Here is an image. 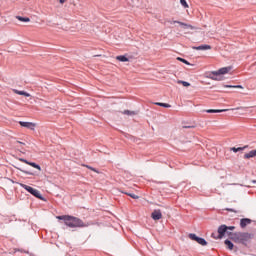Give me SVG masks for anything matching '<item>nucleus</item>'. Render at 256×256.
Instances as JSON below:
<instances>
[{
  "instance_id": "1",
  "label": "nucleus",
  "mask_w": 256,
  "mask_h": 256,
  "mask_svg": "<svg viewBox=\"0 0 256 256\" xmlns=\"http://www.w3.org/2000/svg\"><path fill=\"white\" fill-rule=\"evenodd\" d=\"M57 219L64 221L65 225L70 228L85 227L83 220L73 216H57Z\"/></svg>"
},
{
  "instance_id": "2",
  "label": "nucleus",
  "mask_w": 256,
  "mask_h": 256,
  "mask_svg": "<svg viewBox=\"0 0 256 256\" xmlns=\"http://www.w3.org/2000/svg\"><path fill=\"white\" fill-rule=\"evenodd\" d=\"M231 69H232V67L228 66V67L220 68L217 71L209 72L208 79H212V81H222L223 80L222 75H227V73H229V71H231Z\"/></svg>"
},
{
  "instance_id": "3",
  "label": "nucleus",
  "mask_w": 256,
  "mask_h": 256,
  "mask_svg": "<svg viewBox=\"0 0 256 256\" xmlns=\"http://www.w3.org/2000/svg\"><path fill=\"white\" fill-rule=\"evenodd\" d=\"M225 234L231 235V232L227 230V225L222 224L218 227V235L212 233L211 237H213V239H223V237H225Z\"/></svg>"
},
{
  "instance_id": "4",
  "label": "nucleus",
  "mask_w": 256,
  "mask_h": 256,
  "mask_svg": "<svg viewBox=\"0 0 256 256\" xmlns=\"http://www.w3.org/2000/svg\"><path fill=\"white\" fill-rule=\"evenodd\" d=\"M189 238L192 239V241H196V243H198L199 245H202V247H206V245H208L207 240H205V238H201L196 234L190 233Z\"/></svg>"
},
{
  "instance_id": "5",
  "label": "nucleus",
  "mask_w": 256,
  "mask_h": 256,
  "mask_svg": "<svg viewBox=\"0 0 256 256\" xmlns=\"http://www.w3.org/2000/svg\"><path fill=\"white\" fill-rule=\"evenodd\" d=\"M167 23H170V25L177 23L178 25H181V27H184V29H194V27L191 26L190 24H186V23H183V22L177 21V20H174V21L167 20Z\"/></svg>"
},
{
  "instance_id": "6",
  "label": "nucleus",
  "mask_w": 256,
  "mask_h": 256,
  "mask_svg": "<svg viewBox=\"0 0 256 256\" xmlns=\"http://www.w3.org/2000/svg\"><path fill=\"white\" fill-rule=\"evenodd\" d=\"M151 217L154 221H159V219H162L163 214L161 213V210H154Z\"/></svg>"
},
{
  "instance_id": "7",
  "label": "nucleus",
  "mask_w": 256,
  "mask_h": 256,
  "mask_svg": "<svg viewBox=\"0 0 256 256\" xmlns=\"http://www.w3.org/2000/svg\"><path fill=\"white\" fill-rule=\"evenodd\" d=\"M19 124L21 125V127H26V129H31V131L35 130V123L20 121Z\"/></svg>"
},
{
  "instance_id": "8",
  "label": "nucleus",
  "mask_w": 256,
  "mask_h": 256,
  "mask_svg": "<svg viewBox=\"0 0 256 256\" xmlns=\"http://www.w3.org/2000/svg\"><path fill=\"white\" fill-rule=\"evenodd\" d=\"M192 49L196 51H208L209 49H211V45L203 44L200 46H193Z\"/></svg>"
},
{
  "instance_id": "9",
  "label": "nucleus",
  "mask_w": 256,
  "mask_h": 256,
  "mask_svg": "<svg viewBox=\"0 0 256 256\" xmlns=\"http://www.w3.org/2000/svg\"><path fill=\"white\" fill-rule=\"evenodd\" d=\"M251 223H252V220H251V219H249V218H242V219L240 220V227H241L242 229H245V227H246L247 225H251Z\"/></svg>"
},
{
  "instance_id": "10",
  "label": "nucleus",
  "mask_w": 256,
  "mask_h": 256,
  "mask_svg": "<svg viewBox=\"0 0 256 256\" xmlns=\"http://www.w3.org/2000/svg\"><path fill=\"white\" fill-rule=\"evenodd\" d=\"M32 195L37 199H40L41 201H45V198L43 197V195H41V192L37 189H34V191L32 192Z\"/></svg>"
},
{
  "instance_id": "11",
  "label": "nucleus",
  "mask_w": 256,
  "mask_h": 256,
  "mask_svg": "<svg viewBox=\"0 0 256 256\" xmlns=\"http://www.w3.org/2000/svg\"><path fill=\"white\" fill-rule=\"evenodd\" d=\"M20 186L22 187V189H25V191H28V193H30L32 195L33 191L35 190V188L27 185V184H20Z\"/></svg>"
},
{
  "instance_id": "12",
  "label": "nucleus",
  "mask_w": 256,
  "mask_h": 256,
  "mask_svg": "<svg viewBox=\"0 0 256 256\" xmlns=\"http://www.w3.org/2000/svg\"><path fill=\"white\" fill-rule=\"evenodd\" d=\"M253 157H256V150H251L244 155V159H251Z\"/></svg>"
},
{
  "instance_id": "13",
  "label": "nucleus",
  "mask_w": 256,
  "mask_h": 256,
  "mask_svg": "<svg viewBox=\"0 0 256 256\" xmlns=\"http://www.w3.org/2000/svg\"><path fill=\"white\" fill-rule=\"evenodd\" d=\"M117 61H120L121 63H127L129 61V58L125 55H120L116 57Z\"/></svg>"
},
{
  "instance_id": "14",
  "label": "nucleus",
  "mask_w": 256,
  "mask_h": 256,
  "mask_svg": "<svg viewBox=\"0 0 256 256\" xmlns=\"http://www.w3.org/2000/svg\"><path fill=\"white\" fill-rule=\"evenodd\" d=\"M224 243L227 246V249L233 251V247H235V245L233 244V242H231V240H225Z\"/></svg>"
},
{
  "instance_id": "15",
  "label": "nucleus",
  "mask_w": 256,
  "mask_h": 256,
  "mask_svg": "<svg viewBox=\"0 0 256 256\" xmlns=\"http://www.w3.org/2000/svg\"><path fill=\"white\" fill-rule=\"evenodd\" d=\"M225 111H227V109H222V110H219V109H208V110H206V113H224Z\"/></svg>"
},
{
  "instance_id": "16",
  "label": "nucleus",
  "mask_w": 256,
  "mask_h": 256,
  "mask_svg": "<svg viewBox=\"0 0 256 256\" xmlns=\"http://www.w3.org/2000/svg\"><path fill=\"white\" fill-rule=\"evenodd\" d=\"M247 147L248 146L238 147V148L232 147V148H230V150L233 151V153H239V151H245V149H247Z\"/></svg>"
},
{
  "instance_id": "17",
  "label": "nucleus",
  "mask_w": 256,
  "mask_h": 256,
  "mask_svg": "<svg viewBox=\"0 0 256 256\" xmlns=\"http://www.w3.org/2000/svg\"><path fill=\"white\" fill-rule=\"evenodd\" d=\"M16 19H18V21H22L23 23H29V21H31L29 17H22V16H16Z\"/></svg>"
},
{
  "instance_id": "18",
  "label": "nucleus",
  "mask_w": 256,
  "mask_h": 256,
  "mask_svg": "<svg viewBox=\"0 0 256 256\" xmlns=\"http://www.w3.org/2000/svg\"><path fill=\"white\" fill-rule=\"evenodd\" d=\"M14 93H16L17 95H24V97H31V94H29L25 91L14 90Z\"/></svg>"
},
{
  "instance_id": "19",
  "label": "nucleus",
  "mask_w": 256,
  "mask_h": 256,
  "mask_svg": "<svg viewBox=\"0 0 256 256\" xmlns=\"http://www.w3.org/2000/svg\"><path fill=\"white\" fill-rule=\"evenodd\" d=\"M28 165L34 167V169H38V171H41V166L35 162H29Z\"/></svg>"
},
{
  "instance_id": "20",
  "label": "nucleus",
  "mask_w": 256,
  "mask_h": 256,
  "mask_svg": "<svg viewBox=\"0 0 256 256\" xmlns=\"http://www.w3.org/2000/svg\"><path fill=\"white\" fill-rule=\"evenodd\" d=\"M155 105H158V107H164L165 109H169V107H171L169 104L161 102H156Z\"/></svg>"
},
{
  "instance_id": "21",
  "label": "nucleus",
  "mask_w": 256,
  "mask_h": 256,
  "mask_svg": "<svg viewBox=\"0 0 256 256\" xmlns=\"http://www.w3.org/2000/svg\"><path fill=\"white\" fill-rule=\"evenodd\" d=\"M122 113L123 115H130V116L137 115V112L130 111V110H124Z\"/></svg>"
},
{
  "instance_id": "22",
  "label": "nucleus",
  "mask_w": 256,
  "mask_h": 256,
  "mask_svg": "<svg viewBox=\"0 0 256 256\" xmlns=\"http://www.w3.org/2000/svg\"><path fill=\"white\" fill-rule=\"evenodd\" d=\"M178 84L183 85V87H190L191 83L187 82V81H183V80H179Z\"/></svg>"
},
{
  "instance_id": "23",
  "label": "nucleus",
  "mask_w": 256,
  "mask_h": 256,
  "mask_svg": "<svg viewBox=\"0 0 256 256\" xmlns=\"http://www.w3.org/2000/svg\"><path fill=\"white\" fill-rule=\"evenodd\" d=\"M228 89H243L241 85H225Z\"/></svg>"
},
{
  "instance_id": "24",
  "label": "nucleus",
  "mask_w": 256,
  "mask_h": 256,
  "mask_svg": "<svg viewBox=\"0 0 256 256\" xmlns=\"http://www.w3.org/2000/svg\"><path fill=\"white\" fill-rule=\"evenodd\" d=\"M230 239H232V241H237V239H239V234L237 233H231L229 235Z\"/></svg>"
},
{
  "instance_id": "25",
  "label": "nucleus",
  "mask_w": 256,
  "mask_h": 256,
  "mask_svg": "<svg viewBox=\"0 0 256 256\" xmlns=\"http://www.w3.org/2000/svg\"><path fill=\"white\" fill-rule=\"evenodd\" d=\"M124 195H128V197H131L132 199H139V196L133 194V193H127V192H122Z\"/></svg>"
},
{
  "instance_id": "26",
  "label": "nucleus",
  "mask_w": 256,
  "mask_h": 256,
  "mask_svg": "<svg viewBox=\"0 0 256 256\" xmlns=\"http://www.w3.org/2000/svg\"><path fill=\"white\" fill-rule=\"evenodd\" d=\"M177 60L181 61V63H184L185 65H193V64L189 63V61L185 60V58L178 57Z\"/></svg>"
},
{
  "instance_id": "27",
  "label": "nucleus",
  "mask_w": 256,
  "mask_h": 256,
  "mask_svg": "<svg viewBox=\"0 0 256 256\" xmlns=\"http://www.w3.org/2000/svg\"><path fill=\"white\" fill-rule=\"evenodd\" d=\"M180 3L182 5V7H184L185 9H187L189 7V4H187V0H180Z\"/></svg>"
},
{
  "instance_id": "28",
  "label": "nucleus",
  "mask_w": 256,
  "mask_h": 256,
  "mask_svg": "<svg viewBox=\"0 0 256 256\" xmlns=\"http://www.w3.org/2000/svg\"><path fill=\"white\" fill-rule=\"evenodd\" d=\"M87 169H90L91 171H94V173H99V171L91 166H86Z\"/></svg>"
},
{
  "instance_id": "29",
  "label": "nucleus",
  "mask_w": 256,
  "mask_h": 256,
  "mask_svg": "<svg viewBox=\"0 0 256 256\" xmlns=\"http://www.w3.org/2000/svg\"><path fill=\"white\" fill-rule=\"evenodd\" d=\"M235 226H227V231H234Z\"/></svg>"
},
{
  "instance_id": "30",
  "label": "nucleus",
  "mask_w": 256,
  "mask_h": 256,
  "mask_svg": "<svg viewBox=\"0 0 256 256\" xmlns=\"http://www.w3.org/2000/svg\"><path fill=\"white\" fill-rule=\"evenodd\" d=\"M20 161H22V163H26V165H29V161H27V160L24 159V158H20Z\"/></svg>"
},
{
  "instance_id": "31",
  "label": "nucleus",
  "mask_w": 256,
  "mask_h": 256,
  "mask_svg": "<svg viewBox=\"0 0 256 256\" xmlns=\"http://www.w3.org/2000/svg\"><path fill=\"white\" fill-rule=\"evenodd\" d=\"M23 173H25V175H33V173L27 171V170H22Z\"/></svg>"
},
{
  "instance_id": "32",
  "label": "nucleus",
  "mask_w": 256,
  "mask_h": 256,
  "mask_svg": "<svg viewBox=\"0 0 256 256\" xmlns=\"http://www.w3.org/2000/svg\"><path fill=\"white\" fill-rule=\"evenodd\" d=\"M59 3H61V5H63V3H65V0H58Z\"/></svg>"
},
{
  "instance_id": "33",
  "label": "nucleus",
  "mask_w": 256,
  "mask_h": 256,
  "mask_svg": "<svg viewBox=\"0 0 256 256\" xmlns=\"http://www.w3.org/2000/svg\"><path fill=\"white\" fill-rule=\"evenodd\" d=\"M17 143H19V145H25V143L21 141H17Z\"/></svg>"
},
{
  "instance_id": "34",
  "label": "nucleus",
  "mask_w": 256,
  "mask_h": 256,
  "mask_svg": "<svg viewBox=\"0 0 256 256\" xmlns=\"http://www.w3.org/2000/svg\"><path fill=\"white\" fill-rule=\"evenodd\" d=\"M192 126H184V129H191Z\"/></svg>"
},
{
  "instance_id": "35",
  "label": "nucleus",
  "mask_w": 256,
  "mask_h": 256,
  "mask_svg": "<svg viewBox=\"0 0 256 256\" xmlns=\"http://www.w3.org/2000/svg\"><path fill=\"white\" fill-rule=\"evenodd\" d=\"M252 183L255 185L256 184V180H253Z\"/></svg>"
},
{
  "instance_id": "36",
  "label": "nucleus",
  "mask_w": 256,
  "mask_h": 256,
  "mask_svg": "<svg viewBox=\"0 0 256 256\" xmlns=\"http://www.w3.org/2000/svg\"><path fill=\"white\" fill-rule=\"evenodd\" d=\"M227 211H233V209H227Z\"/></svg>"
},
{
  "instance_id": "37",
  "label": "nucleus",
  "mask_w": 256,
  "mask_h": 256,
  "mask_svg": "<svg viewBox=\"0 0 256 256\" xmlns=\"http://www.w3.org/2000/svg\"><path fill=\"white\" fill-rule=\"evenodd\" d=\"M23 253H29V251H23Z\"/></svg>"
},
{
  "instance_id": "38",
  "label": "nucleus",
  "mask_w": 256,
  "mask_h": 256,
  "mask_svg": "<svg viewBox=\"0 0 256 256\" xmlns=\"http://www.w3.org/2000/svg\"><path fill=\"white\" fill-rule=\"evenodd\" d=\"M244 235H249V234L246 233V234H244Z\"/></svg>"
}]
</instances>
